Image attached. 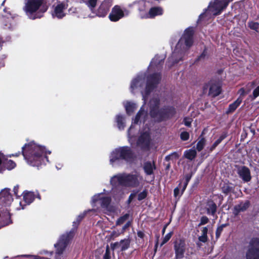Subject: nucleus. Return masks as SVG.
Segmentation results:
<instances>
[{"mask_svg":"<svg viewBox=\"0 0 259 259\" xmlns=\"http://www.w3.org/2000/svg\"><path fill=\"white\" fill-rule=\"evenodd\" d=\"M161 75L159 73H154L147 77L145 83V75L142 74L134 78L131 81L130 90L132 93L140 92L143 96L144 104L148 96L159 82Z\"/></svg>","mask_w":259,"mask_h":259,"instance_id":"obj_1","label":"nucleus"},{"mask_svg":"<svg viewBox=\"0 0 259 259\" xmlns=\"http://www.w3.org/2000/svg\"><path fill=\"white\" fill-rule=\"evenodd\" d=\"M22 152L28 163L32 166H38L45 163V160L48 161L45 148L33 142L25 144L22 147Z\"/></svg>","mask_w":259,"mask_h":259,"instance_id":"obj_2","label":"nucleus"},{"mask_svg":"<svg viewBox=\"0 0 259 259\" xmlns=\"http://www.w3.org/2000/svg\"><path fill=\"white\" fill-rule=\"evenodd\" d=\"M193 29L188 28L185 30L183 36L176 45L172 55L168 59L167 65L169 67L175 63H178L182 58L184 53L193 44Z\"/></svg>","mask_w":259,"mask_h":259,"instance_id":"obj_3","label":"nucleus"},{"mask_svg":"<svg viewBox=\"0 0 259 259\" xmlns=\"http://www.w3.org/2000/svg\"><path fill=\"white\" fill-rule=\"evenodd\" d=\"M143 178L138 172L118 174L112 177L110 183L113 187L122 186L134 188L139 186Z\"/></svg>","mask_w":259,"mask_h":259,"instance_id":"obj_4","label":"nucleus"},{"mask_svg":"<svg viewBox=\"0 0 259 259\" xmlns=\"http://www.w3.org/2000/svg\"><path fill=\"white\" fill-rule=\"evenodd\" d=\"M159 100L153 98L150 101V113L152 118L157 121H161L172 117L175 114V109L172 107L159 109Z\"/></svg>","mask_w":259,"mask_h":259,"instance_id":"obj_5","label":"nucleus"},{"mask_svg":"<svg viewBox=\"0 0 259 259\" xmlns=\"http://www.w3.org/2000/svg\"><path fill=\"white\" fill-rule=\"evenodd\" d=\"M133 156V153L130 148L121 147L113 150L109 156L110 164L115 166L120 163L121 160L129 161Z\"/></svg>","mask_w":259,"mask_h":259,"instance_id":"obj_6","label":"nucleus"},{"mask_svg":"<svg viewBox=\"0 0 259 259\" xmlns=\"http://www.w3.org/2000/svg\"><path fill=\"white\" fill-rule=\"evenodd\" d=\"M175 259L187 258L191 252L189 247L183 239H177L174 243Z\"/></svg>","mask_w":259,"mask_h":259,"instance_id":"obj_7","label":"nucleus"},{"mask_svg":"<svg viewBox=\"0 0 259 259\" xmlns=\"http://www.w3.org/2000/svg\"><path fill=\"white\" fill-rule=\"evenodd\" d=\"M43 0H25L24 10L27 15L31 19L40 18L41 15L36 11L42 3Z\"/></svg>","mask_w":259,"mask_h":259,"instance_id":"obj_8","label":"nucleus"},{"mask_svg":"<svg viewBox=\"0 0 259 259\" xmlns=\"http://www.w3.org/2000/svg\"><path fill=\"white\" fill-rule=\"evenodd\" d=\"M97 202H99L104 210L109 213L115 212L117 210L116 207L110 205L111 198L106 196L105 193H99L95 195L92 197L93 203H95Z\"/></svg>","mask_w":259,"mask_h":259,"instance_id":"obj_9","label":"nucleus"},{"mask_svg":"<svg viewBox=\"0 0 259 259\" xmlns=\"http://www.w3.org/2000/svg\"><path fill=\"white\" fill-rule=\"evenodd\" d=\"M137 145L144 150H149L153 147V142L150 136L149 128L146 127L141 132Z\"/></svg>","mask_w":259,"mask_h":259,"instance_id":"obj_10","label":"nucleus"},{"mask_svg":"<svg viewBox=\"0 0 259 259\" xmlns=\"http://www.w3.org/2000/svg\"><path fill=\"white\" fill-rule=\"evenodd\" d=\"M73 237V233L72 232L67 233L62 235L59 240L58 243L55 245L56 248V258L55 259H62L63 256L62 254L67 244Z\"/></svg>","mask_w":259,"mask_h":259,"instance_id":"obj_11","label":"nucleus"},{"mask_svg":"<svg viewBox=\"0 0 259 259\" xmlns=\"http://www.w3.org/2000/svg\"><path fill=\"white\" fill-rule=\"evenodd\" d=\"M246 259H259V238H252L249 241L246 252Z\"/></svg>","mask_w":259,"mask_h":259,"instance_id":"obj_12","label":"nucleus"},{"mask_svg":"<svg viewBox=\"0 0 259 259\" xmlns=\"http://www.w3.org/2000/svg\"><path fill=\"white\" fill-rule=\"evenodd\" d=\"M147 117V112L145 111L144 105H143L138 113L137 114L134 119V123L132 124L128 131V137L130 142L133 141L132 137L134 135L133 131L135 127L134 124H138L139 123H141L142 122L145 123Z\"/></svg>","mask_w":259,"mask_h":259,"instance_id":"obj_13","label":"nucleus"},{"mask_svg":"<svg viewBox=\"0 0 259 259\" xmlns=\"http://www.w3.org/2000/svg\"><path fill=\"white\" fill-rule=\"evenodd\" d=\"M13 200L12 196L10 192V189L5 188L0 192V205L6 207L5 217L7 219L10 218L9 210L7 208Z\"/></svg>","mask_w":259,"mask_h":259,"instance_id":"obj_14","label":"nucleus"},{"mask_svg":"<svg viewBox=\"0 0 259 259\" xmlns=\"http://www.w3.org/2000/svg\"><path fill=\"white\" fill-rule=\"evenodd\" d=\"M150 1L145 0L136 1L128 5L129 8L135 7L139 11V15L141 18L145 19L148 11L150 7Z\"/></svg>","mask_w":259,"mask_h":259,"instance_id":"obj_15","label":"nucleus"},{"mask_svg":"<svg viewBox=\"0 0 259 259\" xmlns=\"http://www.w3.org/2000/svg\"><path fill=\"white\" fill-rule=\"evenodd\" d=\"M67 7V4L64 2H58L56 5H54L52 13L53 17L58 19L63 18L66 15L65 11Z\"/></svg>","mask_w":259,"mask_h":259,"instance_id":"obj_16","label":"nucleus"},{"mask_svg":"<svg viewBox=\"0 0 259 259\" xmlns=\"http://www.w3.org/2000/svg\"><path fill=\"white\" fill-rule=\"evenodd\" d=\"M128 14L127 10L123 11L119 6L116 5L112 8L109 17L111 21L116 22Z\"/></svg>","mask_w":259,"mask_h":259,"instance_id":"obj_17","label":"nucleus"},{"mask_svg":"<svg viewBox=\"0 0 259 259\" xmlns=\"http://www.w3.org/2000/svg\"><path fill=\"white\" fill-rule=\"evenodd\" d=\"M112 0H104L98 9L97 15L99 17H104L107 14L111 6Z\"/></svg>","mask_w":259,"mask_h":259,"instance_id":"obj_18","label":"nucleus"},{"mask_svg":"<svg viewBox=\"0 0 259 259\" xmlns=\"http://www.w3.org/2000/svg\"><path fill=\"white\" fill-rule=\"evenodd\" d=\"M163 9L160 7H151L149 8L145 19H153L157 16H161Z\"/></svg>","mask_w":259,"mask_h":259,"instance_id":"obj_19","label":"nucleus"},{"mask_svg":"<svg viewBox=\"0 0 259 259\" xmlns=\"http://www.w3.org/2000/svg\"><path fill=\"white\" fill-rule=\"evenodd\" d=\"M125 223V224L122 228V232H123L131 225L132 221L130 220V214L126 213L119 217L116 222V226H120Z\"/></svg>","mask_w":259,"mask_h":259,"instance_id":"obj_20","label":"nucleus"},{"mask_svg":"<svg viewBox=\"0 0 259 259\" xmlns=\"http://www.w3.org/2000/svg\"><path fill=\"white\" fill-rule=\"evenodd\" d=\"M164 59V57L162 56H155L151 62L148 68L149 70H158L161 67V65L163 63Z\"/></svg>","mask_w":259,"mask_h":259,"instance_id":"obj_21","label":"nucleus"},{"mask_svg":"<svg viewBox=\"0 0 259 259\" xmlns=\"http://www.w3.org/2000/svg\"><path fill=\"white\" fill-rule=\"evenodd\" d=\"M249 202L246 201L244 202H241L240 204L235 205L233 208V213L235 215H237L240 212L246 210L249 207Z\"/></svg>","mask_w":259,"mask_h":259,"instance_id":"obj_22","label":"nucleus"},{"mask_svg":"<svg viewBox=\"0 0 259 259\" xmlns=\"http://www.w3.org/2000/svg\"><path fill=\"white\" fill-rule=\"evenodd\" d=\"M221 92V85L219 82L211 83L209 95L212 97H216L218 96Z\"/></svg>","mask_w":259,"mask_h":259,"instance_id":"obj_23","label":"nucleus"},{"mask_svg":"<svg viewBox=\"0 0 259 259\" xmlns=\"http://www.w3.org/2000/svg\"><path fill=\"white\" fill-rule=\"evenodd\" d=\"M238 174L240 177L246 182L250 181L251 179L250 171L248 168L242 167L238 170Z\"/></svg>","mask_w":259,"mask_h":259,"instance_id":"obj_24","label":"nucleus"},{"mask_svg":"<svg viewBox=\"0 0 259 259\" xmlns=\"http://www.w3.org/2000/svg\"><path fill=\"white\" fill-rule=\"evenodd\" d=\"M123 105L125 109L126 113L128 115L132 113L137 107V105L136 103L130 101H126L124 102Z\"/></svg>","mask_w":259,"mask_h":259,"instance_id":"obj_25","label":"nucleus"},{"mask_svg":"<svg viewBox=\"0 0 259 259\" xmlns=\"http://www.w3.org/2000/svg\"><path fill=\"white\" fill-rule=\"evenodd\" d=\"M144 169L145 172L148 175H151L153 174L154 169H155V165L154 162L148 161L144 164Z\"/></svg>","mask_w":259,"mask_h":259,"instance_id":"obj_26","label":"nucleus"},{"mask_svg":"<svg viewBox=\"0 0 259 259\" xmlns=\"http://www.w3.org/2000/svg\"><path fill=\"white\" fill-rule=\"evenodd\" d=\"M35 197V194L32 192H25L23 193V200L25 202L29 204L31 203Z\"/></svg>","mask_w":259,"mask_h":259,"instance_id":"obj_27","label":"nucleus"},{"mask_svg":"<svg viewBox=\"0 0 259 259\" xmlns=\"http://www.w3.org/2000/svg\"><path fill=\"white\" fill-rule=\"evenodd\" d=\"M207 213L213 215L216 212L217 206L213 201H209L206 205Z\"/></svg>","mask_w":259,"mask_h":259,"instance_id":"obj_28","label":"nucleus"},{"mask_svg":"<svg viewBox=\"0 0 259 259\" xmlns=\"http://www.w3.org/2000/svg\"><path fill=\"white\" fill-rule=\"evenodd\" d=\"M242 98L241 97H238V99L233 103L231 104L228 108V110L227 111L228 113L233 112L234 111L236 108L240 105L241 103L242 102Z\"/></svg>","mask_w":259,"mask_h":259,"instance_id":"obj_29","label":"nucleus"},{"mask_svg":"<svg viewBox=\"0 0 259 259\" xmlns=\"http://www.w3.org/2000/svg\"><path fill=\"white\" fill-rule=\"evenodd\" d=\"M116 122L118 128L119 130H123L125 126V118L121 115H117L116 116Z\"/></svg>","mask_w":259,"mask_h":259,"instance_id":"obj_30","label":"nucleus"},{"mask_svg":"<svg viewBox=\"0 0 259 259\" xmlns=\"http://www.w3.org/2000/svg\"><path fill=\"white\" fill-rule=\"evenodd\" d=\"M184 156L186 158L192 160L195 158L196 156V151L194 149L186 150L184 153Z\"/></svg>","mask_w":259,"mask_h":259,"instance_id":"obj_31","label":"nucleus"},{"mask_svg":"<svg viewBox=\"0 0 259 259\" xmlns=\"http://www.w3.org/2000/svg\"><path fill=\"white\" fill-rule=\"evenodd\" d=\"M7 168L8 169L11 170L16 166L15 163L11 160H8L6 157L3 161V167Z\"/></svg>","mask_w":259,"mask_h":259,"instance_id":"obj_32","label":"nucleus"},{"mask_svg":"<svg viewBox=\"0 0 259 259\" xmlns=\"http://www.w3.org/2000/svg\"><path fill=\"white\" fill-rule=\"evenodd\" d=\"M233 185L229 183H224L222 187V190L224 193L228 194L233 191Z\"/></svg>","mask_w":259,"mask_h":259,"instance_id":"obj_33","label":"nucleus"},{"mask_svg":"<svg viewBox=\"0 0 259 259\" xmlns=\"http://www.w3.org/2000/svg\"><path fill=\"white\" fill-rule=\"evenodd\" d=\"M112 194L115 200H119L122 197L123 193L122 191H119V188H113Z\"/></svg>","mask_w":259,"mask_h":259,"instance_id":"obj_34","label":"nucleus"},{"mask_svg":"<svg viewBox=\"0 0 259 259\" xmlns=\"http://www.w3.org/2000/svg\"><path fill=\"white\" fill-rule=\"evenodd\" d=\"M130 240L128 239H124L120 241V248L121 251L127 249L130 246Z\"/></svg>","mask_w":259,"mask_h":259,"instance_id":"obj_35","label":"nucleus"},{"mask_svg":"<svg viewBox=\"0 0 259 259\" xmlns=\"http://www.w3.org/2000/svg\"><path fill=\"white\" fill-rule=\"evenodd\" d=\"M98 1V0H83V2L91 10H93L96 7Z\"/></svg>","mask_w":259,"mask_h":259,"instance_id":"obj_36","label":"nucleus"},{"mask_svg":"<svg viewBox=\"0 0 259 259\" xmlns=\"http://www.w3.org/2000/svg\"><path fill=\"white\" fill-rule=\"evenodd\" d=\"M205 144H206V140H205V139L203 138H200L198 140V141L196 144L197 150L198 151H200L201 150L203 149L204 146L205 145Z\"/></svg>","mask_w":259,"mask_h":259,"instance_id":"obj_37","label":"nucleus"},{"mask_svg":"<svg viewBox=\"0 0 259 259\" xmlns=\"http://www.w3.org/2000/svg\"><path fill=\"white\" fill-rule=\"evenodd\" d=\"M225 138L224 136H221L210 147L209 151H212L215 148L222 142V141Z\"/></svg>","mask_w":259,"mask_h":259,"instance_id":"obj_38","label":"nucleus"},{"mask_svg":"<svg viewBox=\"0 0 259 259\" xmlns=\"http://www.w3.org/2000/svg\"><path fill=\"white\" fill-rule=\"evenodd\" d=\"M258 25L259 24L257 22L251 21L248 23V26L249 28L256 31H257V29L258 28Z\"/></svg>","mask_w":259,"mask_h":259,"instance_id":"obj_39","label":"nucleus"},{"mask_svg":"<svg viewBox=\"0 0 259 259\" xmlns=\"http://www.w3.org/2000/svg\"><path fill=\"white\" fill-rule=\"evenodd\" d=\"M172 232H169L168 234H167L163 238L162 243L161 244V246L163 245L165 243H166L170 239V238L172 236Z\"/></svg>","mask_w":259,"mask_h":259,"instance_id":"obj_40","label":"nucleus"},{"mask_svg":"<svg viewBox=\"0 0 259 259\" xmlns=\"http://www.w3.org/2000/svg\"><path fill=\"white\" fill-rule=\"evenodd\" d=\"M110 253H111V251L109 248V247L108 245H107L106 248V252L104 255V259H110L111 258Z\"/></svg>","mask_w":259,"mask_h":259,"instance_id":"obj_41","label":"nucleus"},{"mask_svg":"<svg viewBox=\"0 0 259 259\" xmlns=\"http://www.w3.org/2000/svg\"><path fill=\"white\" fill-rule=\"evenodd\" d=\"M226 226V225L223 224L218 227L216 230L215 235L217 238H219L222 232L223 228Z\"/></svg>","mask_w":259,"mask_h":259,"instance_id":"obj_42","label":"nucleus"},{"mask_svg":"<svg viewBox=\"0 0 259 259\" xmlns=\"http://www.w3.org/2000/svg\"><path fill=\"white\" fill-rule=\"evenodd\" d=\"M5 156L4 154L0 152V172H3L4 169L3 167V161H4Z\"/></svg>","mask_w":259,"mask_h":259,"instance_id":"obj_43","label":"nucleus"},{"mask_svg":"<svg viewBox=\"0 0 259 259\" xmlns=\"http://www.w3.org/2000/svg\"><path fill=\"white\" fill-rule=\"evenodd\" d=\"M208 221L209 220L206 217L203 216L201 217L200 219V223L198 224V226H200L207 224L208 222Z\"/></svg>","mask_w":259,"mask_h":259,"instance_id":"obj_44","label":"nucleus"},{"mask_svg":"<svg viewBox=\"0 0 259 259\" xmlns=\"http://www.w3.org/2000/svg\"><path fill=\"white\" fill-rule=\"evenodd\" d=\"M189 138V134L187 132H183L181 134V138L183 141L188 140Z\"/></svg>","mask_w":259,"mask_h":259,"instance_id":"obj_45","label":"nucleus"},{"mask_svg":"<svg viewBox=\"0 0 259 259\" xmlns=\"http://www.w3.org/2000/svg\"><path fill=\"white\" fill-rule=\"evenodd\" d=\"M147 196V193L146 191H143L138 195V200H142L144 199Z\"/></svg>","mask_w":259,"mask_h":259,"instance_id":"obj_46","label":"nucleus"},{"mask_svg":"<svg viewBox=\"0 0 259 259\" xmlns=\"http://www.w3.org/2000/svg\"><path fill=\"white\" fill-rule=\"evenodd\" d=\"M111 247L112 250L120 248V242H116L111 244Z\"/></svg>","mask_w":259,"mask_h":259,"instance_id":"obj_47","label":"nucleus"},{"mask_svg":"<svg viewBox=\"0 0 259 259\" xmlns=\"http://www.w3.org/2000/svg\"><path fill=\"white\" fill-rule=\"evenodd\" d=\"M259 96V86L255 88L253 92V99L256 98Z\"/></svg>","mask_w":259,"mask_h":259,"instance_id":"obj_48","label":"nucleus"},{"mask_svg":"<svg viewBox=\"0 0 259 259\" xmlns=\"http://www.w3.org/2000/svg\"><path fill=\"white\" fill-rule=\"evenodd\" d=\"M238 94H239V97L243 99V97L247 93H245V90L243 88L240 89L238 91Z\"/></svg>","mask_w":259,"mask_h":259,"instance_id":"obj_49","label":"nucleus"},{"mask_svg":"<svg viewBox=\"0 0 259 259\" xmlns=\"http://www.w3.org/2000/svg\"><path fill=\"white\" fill-rule=\"evenodd\" d=\"M192 119L189 118H185L184 119V124L187 126H189L191 125Z\"/></svg>","mask_w":259,"mask_h":259,"instance_id":"obj_50","label":"nucleus"},{"mask_svg":"<svg viewBox=\"0 0 259 259\" xmlns=\"http://www.w3.org/2000/svg\"><path fill=\"white\" fill-rule=\"evenodd\" d=\"M207 235H201V236H200L199 237V241L202 242H206L207 241Z\"/></svg>","mask_w":259,"mask_h":259,"instance_id":"obj_51","label":"nucleus"},{"mask_svg":"<svg viewBox=\"0 0 259 259\" xmlns=\"http://www.w3.org/2000/svg\"><path fill=\"white\" fill-rule=\"evenodd\" d=\"M171 157H174L175 158H177L179 157V155L177 153H172L171 154L166 156V158L170 159Z\"/></svg>","mask_w":259,"mask_h":259,"instance_id":"obj_52","label":"nucleus"},{"mask_svg":"<svg viewBox=\"0 0 259 259\" xmlns=\"http://www.w3.org/2000/svg\"><path fill=\"white\" fill-rule=\"evenodd\" d=\"M179 188H176L175 189H174V195L176 197H177L179 194Z\"/></svg>","mask_w":259,"mask_h":259,"instance_id":"obj_53","label":"nucleus"},{"mask_svg":"<svg viewBox=\"0 0 259 259\" xmlns=\"http://www.w3.org/2000/svg\"><path fill=\"white\" fill-rule=\"evenodd\" d=\"M202 234L207 235L208 229L207 227H203L202 230Z\"/></svg>","mask_w":259,"mask_h":259,"instance_id":"obj_54","label":"nucleus"},{"mask_svg":"<svg viewBox=\"0 0 259 259\" xmlns=\"http://www.w3.org/2000/svg\"><path fill=\"white\" fill-rule=\"evenodd\" d=\"M18 189H19V188L18 186L14 187V189H13L14 192L16 196H19Z\"/></svg>","mask_w":259,"mask_h":259,"instance_id":"obj_55","label":"nucleus"},{"mask_svg":"<svg viewBox=\"0 0 259 259\" xmlns=\"http://www.w3.org/2000/svg\"><path fill=\"white\" fill-rule=\"evenodd\" d=\"M85 215V213L80 214L78 216V218L77 219V223H79V222L81 220V219L84 217Z\"/></svg>","mask_w":259,"mask_h":259,"instance_id":"obj_56","label":"nucleus"},{"mask_svg":"<svg viewBox=\"0 0 259 259\" xmlns=\"http://www.w3.org/2000/svg\"><path fill=\"white\" fill-rule=\"evenodd\" d=\"M138 236L141 238H143L144 236V233L142 231H139L137 233Z\"/></svg>","mask_w":259,"mask_h":259,"instance_id":"obj_57","label":"nucleus"},{"mask_svg":"<svg viewBox=\"0 0 259 259\" xmlns=\"http://www.w3.org/2000/svg\"><path fill=\"white\" fill-rule=\"evenodd\" d=\"M188 181H189V180L187 179L186 182L185 183L184 186L183 187L182 190V193H183L185 191V190L187 186Z\"/></svg>","mask_w":259,"mask_h":259,"instance_id":"obj_58","label":"nucleus"},{"mask_svg":"<svg viewBox=\"0 0 259 259\" xmlns=\"http://www.w3.org/2000/svg\"><path fill=\"white\" fill-rule=\"evenodd\" d=\"M119 235V233H117L115 231H113L111 234V236L113 237H116L118 236Z\"/></svg>","mask_w":259,"mask_h":259,"instance_id":"obj_59","label":"nucleus"},{"mask_svg":"<svg viewBox=\"0 0 259 259\" xmlns=\"http://www.w3.org/2000/svg\"><path fill=\"white\" fill-rule=\"evenodd\" d=\"M135 196V194H131L129 197V198H128V202L129 203H130L132 199H133V198Z\"/></svg>","mask_w":259,"mask_h":259,"instance_id":"obj_60","label":"nucleus"},{"mask_svg":"<svg viewBox=\"0 0 259 259\" xmlns=\"http://www.w3.org/2000/svg\"><path fill=\"white\" fill-rule=\"evenodd\" d=\"M206 55V52L205 51H204L202 53L201 56H200V59L202 58H204Z\"/></svg>","mask_w":259,"mask_h":259,"instance_id":"obj_61","label":"nucleus"},{"mask_svg":"<svg viewBox=\"0 0 259 259\" xmlns=\"http://www.w3.org/2000/svg\"><path fill=\"white\" fill-rule=\"evenodd\" d=\"M247 85L249 86L250 88H252L254 86V83L253 82H250L248 83Z\"/></svg>","mask_w":259,"mask_h":259,"instance_id":"obj_62","label":"nucleus"},{"mask_svg":"<svg viewBox=\"0 0 259 259\" xmlns=\"http://www.w3.org/2000/svg\"><path fill=\"white\" fill-rule=\"evenodd\" d=\"M26 256H28V257H33V256H31V255H25ZM34 257L35 258H36V259H39L38 257H37L36 256H34Z\"/></svg>","mask_w":259,"mask_h":259,"instance_id":"obj_63","label":"nucleus"},{"mask_svg":"<svg viewBox=\"0 0 259 259\" xmlns=\"http://www.w3.org/2000/svg\"><path fill=\"white\" fill-rule=\"evenodd\" d=\"M165 227H165L163 229V230H162V233H164V232H165Z\"/></svg>","mask_w":259,"mask_h":259,"instance_id":"obj_64","label":"nucleus"}]
</instances>
